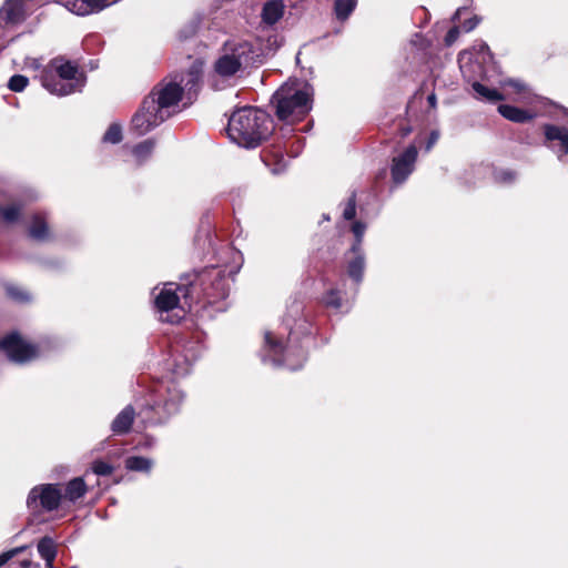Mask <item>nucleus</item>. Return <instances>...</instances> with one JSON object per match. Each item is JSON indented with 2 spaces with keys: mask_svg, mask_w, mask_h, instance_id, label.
I'll list each match as a JSON object with an SVG mask.
<instances>
[{
  "mask_svg": "<svg viewBox=\"0 0 568 568\" xmlns=\"http://www.w3.org/2000/svg\"><path fill=\"white\" fill-rule=\"evenodd\" d=\"M272 132L273 121L271 116L256 108H241L229 120L227 134L230 139L244 148H256Z\"/></svg>",
  "mask_w": 568,
  "mask_h": 568,
  "instance_id": "obj_1",
  "label": "nucleus"
},
{
  "mask_svg": "<svg viewBox=\"0 0 568 568\" xmlns=\"http://www.w3.org/2000/svg\"><path fill=\"white\" fill-rule=\"evenodd\" d=\"M203 72V62L193 61L187 73L180 81H169L158 84L145 98V109L155 108L165 119L172 115L182 99L183 89H195Z\"/></svg>",
  "mask_w": 568,
  "mask_h": 568,
  "instance_id": "obj_2",
  "label": "nucleus"
},
{
  "mask_svg": "<svg viewBox=\"0 0 568 568\" xmlns=\"http://www.w3.org/2000/svg\"><path fill=\"white\" fill-rule=\"evenodd\" d=\"M313 94L307 82L287 81L273 95L277 118L287 123L302 120L312 109Z\"/></svg>",
  "mask_w": 568,
  "mask_h": 568,
  "instance_id": "obj_3",
  "label": "nucleus"
},
{
  "mask_svg": "<svg viewBox=\"0 0 568 568\" xmlns=\"http://www.w3.org/2000/svg\"><path fill=\"white\" fill-rule=\"evenodd\" d=\"M41 83L50 93L64 97L80 92L85 85V75L69 61L53 59L40 75Z\"/></svg>",
  "mask_w": 568,
  "mask_h": 568,
  "instance_id": "obj_4",
  "label": "nucleus"
},
{
  "mask_svg": "<svg viewBox=\"0 0 568 568\" xmlns=\"http://www.w3.org/2000/svg\"><path fill=\"white\" fill-rule=\"evenodd\" d=\"M255 51L250 42L244 40H230L225 42L219 59L214 63V71L222 78L234 75L243 65L254 62Z\"/></svg>",
  "mask_w": 568,
  "mask_h": 568,
  "instance_id": "obj_5",
  "label": "nucleus"
},
{
  "mask_svg": "<svg viewBox=\"0 0 568 568\" xmlns=\"http://www.w3.org/2000/svg\"><path fill=\"white\" fill-rule=\"evenodd\" d=\"M176 291H182L179 285L169 283L155 296V306L160 313V320L168 323H178L183 317V310L179 307V295ZM186 292L187 288L183 287Z\"/></svg>",
  "mask_w": 568,
  "mask_h": 568,
  "instance_id": "obj_6",
  "label": "nucleus"
},
{
  "mask_svg": "<svg viewBox=\"0 0 568 568\" xmlns=\"http://www.w3.org/2000/svg\"><path fill=\"white\" fill-rule=\"evenodd\" d=\"M265 346L275 365H285L293 371L300 368L306 358L303 349L288 347L284 351L281 342L271 332L265 333Z\"/></svg>",
  "mask_w": 568,
  "mask_h": 568,
  "instance_id": "obj_7",
  "label": "nucleus"
},
{
  "mask_svg": "<svg viewBox=\"0 0 568 568\" xmlns=\"http://www.w3.org/2000/svg\"><path fill=\"white\" fill-rule=\"evenodd\" d=\"M0 349L16 363H26L38 356L34 345L22 339L17 333L9 334L0 341Z\"/></svg>",
  "mask_w": 568,
  "mask_h": 568,
  "instance_id": "obj_8",
  "label": "nucleus"
},
{
  "mask_svg": "<svg viewBox=\"0 0 568 568\" xmlns=\"http://www.w3.org/2000/svg\"><path fill=\"white\" fill-rule=\"evenodd\" d=\"M62 498L61 490L55 485H42L39 487H34L28 497V506L30 508H36L38 506V500L40 506L45 510H54L59 507Z\"/></svg>",
  "mask_w": 568,
  "mask_h": 568,
  "instance_id": "obj_9",
  "label": "nucleus"
},
{
  "mask_svg": "<svg viewBox=\"0 0 568 568\" xmlns=\"http://www.w3.org/2000/svg\"><path fill=\"white\" fill-rule=\"evenodd\" d=\"M166 119L154 108L145 109V100L140 110L132 118V129L138 135H143Z\"/></svg>",
  "mask_w": 568,
  "mask_h": 568,
  "instance_id": "obj_10",
  "label": "nucleus"
},
{
  "mask_svg": "<svg viewBox=\"0 0 568 568\" xmlns=\"http://www.w3.org/2000/svg\"><path fill=\"white\" fill-rule=\"evenodd\" d=\"M417 148L409 145L402 154L393 159L392 178L395 183L404 182L414 170Z\"/></svg>",
  "mask_w": 568,
  "mask_h": 568,
  "instance_id": "obj_11",
  "label": "nucleus"
},
{
  "mask_svg": "<svg viewBox=\"0 0 568 568\" xmlns=\"http://www.w3.org/2000/svg\"><path fill=\"white\" fill-rule=\"evenodd\" d=\"M115 0H74L67 3V8L78 14L87 16L94 12H99Z\"/></svg>",
  "mask_w": 568,
  "mask_h": 568,
  "instance_id": "obj_12",
  "label": "nucleus"
},
{
  "mask_svg": "<svg viewBox=\"0 0 568 568\" xmlns=\"http://www.w3.org/2000/svg\"><path fill=\"white\" fill-rule=\"evenodd\" d=\"M545 135L547 140L551 142L550 146L559 156L568 153V133L565 129L555 125H546Z\"/></svg>",
  "mask_w": 568,
  "mask_h": 568,
  "instance_id": "obj_13",
  "label": "nucleus"
},
{
  "mask_svg": "<svg viewBox=\"0 0 568 568\" xmlns=\"http://www.w3.org/2000/svg\"><path fill=\"white\" fill-rule=\"evenodd\" d=\"M23 19V7L21 0H9L0 10V20L9 23H18Z\"/></svg>",
  "mask_w": 568,
  "mask_h": 568,
  "instance_id": "obj_14",
  "label": "nucleus"
},
{
  "mask_svg": "<svg viewBox=\"0 0 568 568\" xmlns=\"http://www.w3.org/2000/svg\"><path fill=\"white\" fill-rule=\"evenodd\" d=\"M284 4L280 0H272L264 4L262 10V20L266 24L276 23L284 14Z\"/></svg>",
  "mask_w": 568,
  "mask_h": 568,
  "instance_id": "obj_15",
  "label": "nucleus"
},
{
  "mask_svg": "<svg viewBox=\"0 0 568 568\" xmlns=\"http://www.w3.org/2000/svg\"><path fill=\"white\" fill-rule=\"evenodd\" d=\"M354 257L348 262V275L359 283L363 278V272L365 266L364 255L362 250H357V246L352 247Z\"/></svg>",
  "mask_w": 568,
  "mask_h": 568,
  "instance_id": "obj_16",
  "label": "nucleus"
},
{
  "mask_svg": "<svg viewBox=\"0 0 568 568\" xmlns=\"http://www.w3.org/2000/svg\"><path fill=\"white\" fill-rule=\"evenodd\" d=\"M134 418V410L131 406H126L113 420L112 423V430L115 434H123L126 433Z\"/></svg>",
  "mask_w": 568,
  "mask_h": 568,
  "instance_id": "obj_17",
  "label": "nucleus"
},
{
  "mask_svg": "<svg viewBox=\"0 0 568 568\" xmlns=\"http://www.w3.org/2000/svg\"><path fill=\"white\" fill-rule=\"evenodd\" d=\"M498 111L505 119L517 123H524L532 119V115L528 112L508 104H500Z\"/></svg>",
  "mask_w": 568,
  "mask_h": 568,
  "instance_id": "obj_18",
  "label": "nucleus"
},
{
  "mask_svg": "<svg viewBox=\"0 0 568 568\" xmlns=\"http://www.w3.org/2000/svg\"><path fill=\"white\" fill-rule=\"evenodd\" d=\"M501 88L510 89L511 91H506L505 99H514V100H523L525 94L527 93V87L519 80L508 79L501 82Z\"/></svg>",
  "mask_w": 568,
  "mask_h": 568,
  "instance_id": "obj_19",
  "label": "nucleus"
},
{
  "mask_svg": "<svg viewBox=\"0 0 568 568\" xmlns=\"http://www.w3.org/2000/svg\"><path fill=\"white\" fill-rule=\"evenodd\" d=\"M38 551L45 560L47 568H52L53 560L57 556V548L53 540L49 537H43L38 544Z\"/></svg>",
  "mask_w": 568,
  "mask_h": 568,
  "instance_id": "obj_20",
  "label": "nucleus"
},
{
  "mask_svg": "<svg viewBox=\"0 0 568 568\" xmlns=\"http://www.w3.org/2000/svg\"><path fill=\"white\" fill-rule=\"evenodd\" d=\"M87 491V485L81 477L73 478L65 487L64 498L70 501H75L81 498Z\"/></svg>",
  "mask_w": 568,
  "mask_h": 568,
  "instance_id": "obj_21",
  "label": "nucleus"
},
{
  "mask_svg": "<svg viewBox=\"0 0 568 568\" xmlns=\"http://www.w3.org/2000/svg\"><path fill=\"white\" fill-rule=\"evenodd\" d=\"M473 90L476 93V98L486 100L489 102H496L505 100V95L495 89H489L479 82L473 83Z\"/></svg>",
  "mask_w": 568,
  "mask_h": 568,
  "instance_id": "obj_22",
  "label": "nucleus"
},
{
  "mask_svg": "<svg viewBox=\"0 0 568 568\" xmlns=\"http://www.w3.org/2000/svg\"><path fill=\"white\" fill-rule=\"evenodd\" d=\"M154 146H155V142L153 140H145L141 143L136 144L132 149V154L135 158L136 162L143 163L144 161H146L151 156V154L154 150Z\"/></svg>",
  "mask_w": 568,
  "mask_h": 568,
  "instance_id": "obj_23",
  "label": "nucleus"
},
{
  "mask_svg": "<svg viewBox=\"0 0 568 568\" xmlns=\"http://www.w3.org/2000/svg\"><path fill=\"white\" fill-rule=\"evenodd\" d=\"M152 465V460L145 457L133 456L125 460V467L135 471H149Z\"/></svg>",
  "mask_w": 568,
  "mask_h": 568,
  "instance_id": "obj_24",
  "label": "nucleus"
},
{
  "mask_svg": "<svg viewBox=\"0 0 568 568\" xmlns=\"http://www.w3.org/2000/svg\"><path fill=\"white\" fill-rule=\"evenodd\" d=\"M356 7V0H336L335 12L338 19L345 20Z\"/></svg>",
  "mask_w": 568,
  "mask_h": 568,
  "instance_id": "obj_25",
  "label": "nucleus"
},
{
  "mask_svg": "<svg viewBox=\"0 0 568 568\" xmlns=\"http://www.w3.org/2000/svg\"><path fill=\"white\" fill-rule=\"evenodd\" d=\"M30 235L37 240H43L47 236V225L40 216H34L30 227Z\"/></svg>",
  "mask_w": 568,
  "mask_h": 568,
  "instance_id": "obj_26",
  "label": "nucleus"
},
{
  "mask_svg": "<svg viewBox=\"0 0 568 568\" xmlns=\"http://www.w3.org/2000/svg\"><path fill=\"white\" fill-rule=\"evenodd\" d=\"M122 140V129L119 124H111L103 135V142L116 144Z\"/></svg>",
  "mask_w": 568,
  "mask_h": 568,
  "instance_id": "obj_27",
  "label": "nucleus"
},
{
  "mask_svg": "<svg viewBox=\"0 0 568 568\" xmlns=\"http://www.w3.org/2000/svg\"><path fill=\"white\" fill-rule=\"evenodd\" d=\"M20 215V207L10 205L6 209L0 207V217L8 223H12L18 220Z\"/></svg>",
  "mask_w": 568,
  "mask_h": 568,
  "instance_id": "obj_28",
  "label": "nucleus"
},
{
  "mask_svg": "<svg viewBox=\"0 0 568 568\" xmlns=\"http://www.w3.org/2000/svg\"><path fill=\"white\" fill-rule=\"evenodd\" d=\"M28 83H29V80L27 77L17 74V75L11 77V79L9 80L8 87L11 91L21 92L22 90L26 89Z\"/></svg>",
  "mask_w": 568,
  "mask_h": 568,
  "instance_id": "obj_29",
  "label": "nucleus"
},
{
  "mask_svg": "<svg viewBox=\"0 0 568 568\" xmlns=\"http://www.w3.org/2000/svg\"><path fill=\"white\" fill-rule=\"evenodd\" d=\"M92 470L97 475L105 476V475H110L112 473L113 468L111 465H109L102 460H97L92 465Z\"/></svg>",
  "mask_w": 568,
  "mask_h": 568,
  "instance_id": "obj_30",
  "label": "nucleus"
},
{
  "mask_svg": "<svg viewBox=\"0 0 568 568\" xmlns=\"http://www.w3.org/2000/svg\"><path fill=\"white\" fill-rule=\"evenodd\" d=\"M365 230H366L365 224H363L361 222H355L353 224L352 231L356 236V243L353 246H357V250H361V243H362V239L365 233Z\"/></svg>",
  "mask_w": 568,
  "mask_h": 568,
  "instance_id": "obj_31",
  "label": "nucleus"
},
{
  "mask_svg": "<svg viewBox=\"0 0 568 568\" xmlns=\"http://www.w3.org/2000/svg\"><path fill=\"white\" fill-rule=\"evenodd\" d=\"M356 214V202L354 195L349 197L348 202L346 203L343 216L345 220H352L355 217Z\"/></svg>",
  "mask_w": 568,
  "mask_h": 568,
  "instance_id": "obj_32",
  "label": "nucleus"
},
{
  "mask_svg": "<svg viewBox=\"0 0 568 568\" xmlns=\"http://www.w3.org/2000/svg\"><path fill=\"white\" fill-rule=\"evenodd\" d=\"M324 303L327 305V306H331V307H334V308H339L341 307V300L338 297V293L335 292V291H331L328 292L325 297H324Z\"/></svg>",
  "mask_w": 568,
  "mask_h": 568,
  "instance_id": "obj_33",
  "label": "nucleus"
},
{
  "mask_svg": "<svg viewBox=\"0 0 568 568\" xmlns=\"http://www.w3.org/2000/svg\"><path fill=\"white\" fill-rule=\"evenodd\" d=\"M24 547H18L12 550L6 551L0 555V567L7 564L11 558H13L17 554L21 552Z\"/></svg>",
  "mask_w": 568,
  "mask_h": 568,
  "instance_id": "obj_34",
  "label": "nucleus"
},
{
  "mask_svg": "<svg viewBox=\"0 0 568 568\" xmlns=\"http://www.w3.org/2000/svg\"><path fill=\"white\" fill-rule=\"evenodd\" d=\"M458 36H459V28H457V27L452 28L445 37L446 44L452 45L457 40Z\"/></svg>",
  "mask_w": 568,
  "mask_h": 568,
  "instance_id": "obj_35",
  "label": "nucleus"
},
{
  "mask_svg": "<svg viewBox=\"0 0 568 568\" xmlns=\"http://www.w3.org/2000/svg\"><path fill=\"white\" fill-rule=\"evenodd\" d=\"M479 22H480V19H479L478 17H476V16H475V17H473L471 19L466 20V21L463 23L462 28H463V30H464L465 32H469V31L474 30V29L477 27V24H478Z\"/></svg>",
  "mask_w": 568,
  "mask_h": 568,
  "instance_id": "obj_36",
  "label": "nucleus"
},
{
  "mask_svg": "<svg viewBox=\"0 0 568 568\" xmlns=\"http://www.w3.org/2000/svg\"><path fill=\"white\" fill-rule=\"evenodd\" d=\"M9 294L14 298V300H18V301H24L27 300V295L24 293H21L19 292L18 288H9L8 290Z\"/></svg>",
  "mask_w": 568,
  "mask_h": 568,
  "instance_id": "obj_37",
  "label": "nucleus"
},
{
  "mask_svg": "<svg viewBox=\"0 0 568 568\" xmlns=\"http://www.w3.org/2000/svg\"><path fill=\"white\" fill-rule=\"evenodd\" d=\"M478 53L483 54L481 62H486L487 58H490L489 48L485 43L479 45Z\"/></svg>",
  "mask_w": 568,
  "mask_h": 568,
  "instance_id": "obj_38",
  "label": "nucleus"
},
{
  "mask_svg": "<svg viewBox=\"0 0 568 568\" xmlns=\"http://www.w3.org/2000/svg\"><path fill=\"white\" fill-rule=\"evenodd\" d=\"M164 410L169 414L175 413L178 410V404L175 402L166 400L163 405Z\"/></svg>",
  "mask_w": 568,
  "mask_h": 568,
  "instance_id": "obj_39",
  "label": "nucleus"
},
{
  "mask_svg": "<svg viewBox=\"0 0 568 568\" xmlns=\"http://www.w3.org/2000/svg\"><path fill=\"white\" fill-rule=\"evenodd\" d=\"M438 140V133L436 132H433L430 134V138H429V141H428V144H427V150H430V148L436 143V141Z\"/></svg>",
  "mask_w": 568,
  "mask_h": 568,
  "instance_id": "obj_40",
  "label": "nucleus"
},
{
  "mask_svg": "<svg viewBox=\"0 0 568 568\" xmlns=\"http://www.w3.org/2000/svg\"><path fill=\"white\" fill-rule=\"evenodd\" d=\"M282 162H283V159H281V161L274 168H272V172L274 174H277V173H280V172H282L284 170L285 165Z\"/></svg>",
  "mask_w": 568,
  "mask_h": 568,
  "instance_id": "obj_41",
  "label": "nucleus"
},
{
  "mask_svg": "<svg viewBox=\"0 0 568 568\" xmlns=\"http://www.w3.org/2000/svg\"><path fill=\"white\" fill-rule=\"evenodd\" d=\"M470 55H471V52H463V53H460V59H459L460 63H463L465 58H467V57L470 59ZM460 69H462V71L464 73H466L464 64H460Z\"/></svg>",
  "mask_w": 568,
  "mask_h": 568,
  "instance_id": "obj_42",
  "label": "nucleus"
},
{
  "mask_svg": "<svg viewBox=\"0 0 568 568\" xmlns=\"http://www.w3.org/2000/svg\"><path fill=\"white\" fill-rule=\"evenodd\" d=\"M27 65L30 68H33V69H38L40 64H39L38 60H36V59H28Z\"/></svg>",
  "mask_w": 568,
  "mask_h": 568,
  "instance_id": "obj_43",
  "label": "nucleus"
},
{
  "mask_svg": "<svg viewBox=\"0 0 568 568\" xmlns=\"http://www.w3.org/2000/svg\"><path fill=\"white\" fill-rule=\"evenodd\" d=\"M68 82H69V80H62V78H60L59 75L55 74L57 87H60L61 84L68 83Z\"/></svg>",
  "mask_w": 568,
  "mask_h": 568,
  "instance_id": "obj_44",
  "label": "nucleus"
},
{
  "mask_svg": "<svg viewBox=\"0 0 568 568\" xmlns=\"http://www.w3.org/2000/svg\"><path fill=\"white\" fill-rule=\"evenodd\" d=\"M514 179L513 174L510 172L503 173V180L504 181H511Z\"/></svg>",
  "mask_w": 568,
  "mask_h": 568,
  "instance_id": "obj_45",
  "label": "nucleus"
},
{
  "mask_svg": "<svg viewBox=\"0 0 568 568\" xmlns=\"http://www.w3.org/2000/svg\"><path fill=\"white\" fill-rule=\"evenodd\" d=\"M428 102L432 106H435L436 104V97L434 94L428 97Z\"/></svg>",
  "mask_w": 568,
  "mask_h": 568,
  "instance_id": "obj_46",
  "label": "nucleus"
},
{
  "mask_svg": "<svg viewBox=\"0 0 568 568\" xmlns=\"http://www.w3.org/2000/svg\"><path fill=\"white\" fill-rule=\"evenodd\" d=\"M30 564H31V562H30L29 560H23V561L21 562V567H22V568H28V567L30 566Z\"/></svg>",
  "mask_w": 568,
  "mask_h": 568,
  "instance_id": "obj_47",
  "label": "nucleus"
},
{
  "mask_svg": "<svg viewBox=\"0 0 568 568\" xmlns=\"http://www.w3.org/2000/svg\"><path fill=\"white\" fill-rule=\"evenodd\" d=\"M564 118L568 124V110H564Z\"/></svg>",
  "mask_w": 568,
  "mask_h": 568,
  "instance_id": "obj_48",
  "label": "nucleus"
}]
</instances>
